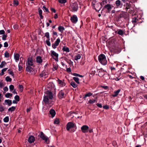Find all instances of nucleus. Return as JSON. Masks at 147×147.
I'll use <instances>...</instances> for the list:
<instances>
[{"mask_svg":"<svg viewBox=\"0 0 147 147\" xmlns=\"http://www.w3.org/2000/svg\"><path fill=\"white\" fill-rule=\"evenodd\" d=\"M98 60L99 62L102 65H105L107 64V61L105 55L103 54H101L98 57Z\"/></svg>","mask_w":147,"mask_h":147,"instance_id":"nucleus-1","label":"nucleus"},{"mask_svg":"<svg viewBox=\"0 0 147 147\" xmlns=\"http://www.w3.org/2000/svg\"><path fill=\"white\" fill-rule=\"evenodd\" d=\"M40 137L47 144H49V143L50 141L49 138L45 136L42 132H41L40 133Z\"/></svg>","mask_w":147,"mask_h":147,"instance_id":"nucleus-2","label":"nucleus"},{"mask_svg":"<svg viewBox=\"0 0 147 147\" xmlns=\"http://www.w3.org/2000/svg\"><path fill=\"white\" fill-rule=\"evenodd\" d=\"M50 54L52 57L56 61H57L58 59V54L54 51H51Z\"/></svg>","mask_w":147,"mask_h":147,"instance_id":"nucleus-3","label":"nucleus"},{"mask_svg":"<svg viewBox=\"0 0 147 147\" xmlns=\"http://www.w3.org/2000/svg\"><path fill=\"white\" fill-rule=\"evenodd\" d=\"M26 70L31 74L34 75L36 73L35 70L30 66H28L26 67Z\"/></svg>","mask_w":147,"mask_h":147,"instance_id":"nucleus-4","label":"nucleus"},{"mask_svg":"<svg viewBox=\"0 0 147 147\" xmlns=\"http://www.w3.org/2000/svg\"><path fill=\"white\" fill-rule=\"evenodd\" d=\"M75 125V124L73 122H69L67 124L66 129L69 131L71 129L74 128Z\"/></svg>","mask_w":147,"mask_h":147,"instance_id":"nucleus-5","label":"nucleus"},{"mask_svg":"<svg viewBox=\"0 0 147 147\" xmlns=\"http://www.w3.org/2000/svg\"><path fill=\"white\" fill-rule=\"evenodd\" d=\"M58 82V85L60 87H62L64 86L66 84L64 80H61L59 79L57 80Z\"/></svg>","mask_w":147,"mask_h":147,"instance_id":"nucleus-6","label":"nucleus"},{"mask_svg":"<svg viewBox=\"0 0 147 147\" xmlns=\"http://www.w3.org/2000/svg\"><path fill=\"white\" fill-rule=\"evenodd\" d=\"M60 42V40L59 38H57L55 41L54 43L52 44V47L54 49H55L59 45Z\"/></svg>","mask_w":147,"mask_h":147,"instance_id":"nucleus-7","label":"nucleus"},{"mask_svg":"<svg viewBox=\"0 0 147 147\" xmlns=\"http://www.w3.org/2000/svg\"><path fill=\"white\" fill-rule=\"evenodd\" d=\"M47 86L49 88L51 89V90L53 91H55L56 90L55 86L53 82H49L47 85Z\"/></svg>","mask_w":147,"mask_h":147,"instance_id":"nucleus-8","label":"nucleus"},{"mask_svg":"<svg viewBox=\"0 0 147 147\" xmlns=\"http://www.w3.org/2000/svg\"><path fill=\"white\" fill-rule=\"evenodd\" d=\"M34 60L33 59L32 57H29L28 58L27 61V63L28 66H32L33 65Z\"/></svg>","mask_w":147,"mask_h":147,"instance_id":"nucleus-9","label":"nucleus"},{"mask_svg":"<svg viewBox=\"0 0 147 147\" xmlns=\"http://www.w3.org/2000/svg\"><path fill=\"white\" fill-rule=\"evenodd\" d=\"M89 127L86 125H84L81 127V129L83 133H86L88 132L89 129Z\"/></svg>","mask_w":147,"mask_h":147,"instance_id":"nucleus-10","label":"nucleus"},{"mask_svg":"<svg viewBox=\"0 0 147 147\" xmlns=\"http://www.w3.org/2000/svg\"><path fill=\"white\" fill-rule=\"evenodd\" d=\"M70 20L73 23H76L78 21V18L76 16L74 15L71 17Z\"/></svg>","mask_w":147,"mask_h":147,"instance_id":"nucleus-11","label":"nucleus"},{"mask_svg":"<svg viewBox=\"0 0 147 147\" xmlns=\"http://www.w3.org/2000/svg\"><path fill=\"white\" fill-rule=\"evenodd\" d=\"M58 96L59 98H63L65 96V93L62 90H61L59 91Z\"/></svg>","mask_w":147,"mask_h":147,"instance_id":"nucleus-12","label":"nucleus"},{"mask_svg":"<svg viewBox=\"0 0 147 147\" xmlns=\"http://www.w3.org/2000/svg\"><path fill=\"white\" fill-rule=\"evenodd\" d=\"M23 66L24 64L22 62L20 61L18 65V70L19 71H21L22 70Z\"/></svg>","mask_w":147,"mask_h":147,"instance_id":"nucleus-13","label":"nucleus"},{"mask_svg":"<svg viewBox=\"0 0 147 147\" xmlns=\"http://www.w3.org/2000/svg\"><path fill=\"white\" fill-rule=\"evenodd\" d=\"M35 140V138L33 136H30L28 139V141L30 143H32Z\"/></svg>","mask_w":147,"mask_h":147,"instance_id":"nucleus-14","label":"nucleus"},{"mask_svg":"<svg viewBox=\"0 0 147 147\" xmlns=\"http://www.w3.org/2000/svg\"><path fill=\"white\" fill-rule=\"evenodd\" d=\"M49 99L48 96L45 95L44 97L43 101L45 103H48L49 102Z\"/></svg>","mask_w":147,"mask_h":147,"instance_id":"nucleus-15","label":"nucleus"},{"mask_svg":"<svg viewBox=\"0 0 147 147\" xmlns=\"http://www.w3.org/2000/svg\"><path fill=\"white\" fill-rule=\"evenodd\" d=\"M36 61L38 63H41L42 61V60L41 57L38 56L36 57Z\"/></svg>","mask_w":147,"mask_h":147,"instance_id":"nucleus-16","label":"nucleus"},{"mask_svg":"<svg viewBox=\"0 0 147 147\" xmlns=\"http://www.w3.org/2000/svg\"><path fill=\"white\" fill-rule=\"evenodd\" d=\"M71 7L72 9L74 11H76L78 9V6L77 5L76 3L73 4L71 6Z\"/></svg>","mask_w":147,"mask_h":147,"instance_id":"nucleus-17","label":"nucleus"},{"mask_svg":"<svg viewBox=\"0 0 147 147\" xmlns=\"http://www.w3.org/2000/svg\"><path fill=\"white\" fill-rule=\"evenodd\" d=\"M50 113L51 115V117H53L55 115L56 112L54 109H51L50 111Z\"/></svg>","mask_w":147,"mask_h":147,"instance_id":"nucleus-18","label":"nucleus"},{"mask_svg":"<svg viewBox=\"0 0 147 147\" xmlns=\"http://www.w3.org/2000/svg\"><path fill=\"white\" fill-rule=\"evenodd\" d=\"M47 96H48L50 99H52L53 97V95L52 92L51 91H48Z\"/></svg>","mask_w":147,"mask_h":147,"instance_id":"nucleus-19","label":"nucleus"},{"mask_svg":"<svg viewBox=\"0 0 147 147\" xmlns=\"http://www.w3.org/2000/svg\"><path fill=\"white\" fill-rule=\"evenodd\" d=\"M5 102L6 105L8 104L9 106L12 104L11 100L9 99L5 100Z\"/></svg>","mask_w":147,"mask_h":147,"instance_id":"nucleus-20","label":"nucleus"},{"mask_svg":"<svg viewBox=\"0 0 147 147\" xmlns=\"http://www.w3.org/2000/svg\"><path fill=\"white\" fill-rule=\"evenodd\" d=\"M20 57V55L18 53H16L14 55V58L16 62L19 61Z\"/></svg>","mask_w":147,"mask_h":147,"instance_id":"nucleus-21","label":"nucleus"},{"mask_svg":"<svg viewBox=\"0 0 147 147\" xmlns=\"http://www.w3.org/2000/svg\"><path fill=\"white\" fill-rule=\"evenodd\" d=\"M120 89H118L117 91H115L114 92V94L112 95V96L113 97L116 96L119 94V93L120 91Z\"/></svg>","mask_w":147,"mask_h":147,"instance_id":"nucleus-22","label":"nucleus"},{"mask_svg":"<svg viewBox=\"0 0 147 147\" xmlns=\"http://www.w3.org/2000/svg\"><path fill=\"white\" fill-rule=\"evenodd\" d=\"M58 29L60 32H63L65 30V28L63 26H59L58 27Z\"/></svg>","mask_w":147,"mask_h":147,"instance_id":"nucleus-23","label":"nucleus"},{"mask_svg":"<svg viewBox=\"0 0 147 147\" xmlns=\"http://www.w3.org/2000/svg\"><path fill=\"white\" fill-rule=\"evenodd\" d=\"M132 22L134 24H136L138 22V19L136 18H133Z\"/></svg>","mask_w":147,"mask_h":147,"instance_id":"nucleus-24","label":"nucleus"},{"mask_svg":"<svg viewBox=\"0 0 147 147\" xmlns=\"http://www.w3.org/2000/svg\"><path fill=\"white\" fill-rule=\"evenodd\" d=\"M92 95V93L90 92H89L88 93H86L84 96V98H86L87 97H90Z\"/></svg>","mask_w":147,"mask_h":147,"instance_id":"nucleus-25","label":"nucleus"},{"mask_svg":"<svg viewBox=\"0 0 147 147\" xmlns=\"http://www.w3.org/2000/svg\"><path fill=\"white\" fill-rule=\"evenodd\" d=\"M62 50L64 51H66L67 52H69V48L66 46H64L62 48Z\"/></svg>","mask_w":147,"mask_h":147,"instance_id":"nucleus-26","label":"nucleus"},{"mask_svg":"<svg viewBox=\"0 0 147 147\" xmlns=\"http://www.w3.org/2000/svg\"><path fill=\"white\" fill-rule=\"evenodd\" d=\"M111 5L109 4H107L104 7V8L107 9L108 10H110L111 9Z\"/></svg>","mask_w":147,"mask_h":147,"instance_id":"nucleus-27","label":"nucleus"},{"mask_svg":"<svg viewBox=\"0 0 147 147\" xmlns=\"http://www.w3.org/2000/svg\"><path fill=\"white\" fill-rule=\"evenodd\" d=\"M70 85L74 88H76L78 86L74 82L72 81L70 83Z\"/></svg>","mask_w":147,"mask_h":147,"instance_id":"nucleus-28","label":"nucleus"},{"mask_svg":"<svg viewBox=\"0 0 147 147\" xmlns=\"http://www.w3.org/2000/svg\"><path fill=\"white\" fill-rule=\"evenodd\" d=\"M42 11L41 9H38V13L40 16V18L41 19H42L43 18V16L42 15Z\"/></svg>","mask_w":147,"mask_h":147,"instance_id":"nucleus-29","label":"nucleus"},{"mask_svg":"<svg viewBox=\"0 0 147 147\" xmlns=\"http://www.w3.org/2000/svg\"><path fill=\"white\" fill-rule=\"evenodd\" d=\"M81 57V55L80 54H78L77 55L75 56L74 59L76 60H77L80 59Z\"/></svg>","mask_w":147,"mask_h":147,"instance_id":"nucleus-30","label":"nucleus"},{"mask_svg":"<svg viewBox=\"0 0 147 147\" xmlns=\"http://www.w3.org/2000/svg\"><path fill=\"white\" fill-rule=\"evenodd\" d=\"M12 96V94L9 93H7L5 95V97L7 98H9L11 97Z\"/></svg>","mask_w":147,"mask_h":147,"instance_id":"nucleus-31","label":"nucleus"},{"mask_svg":"<svg viewBox=\"0 0 147 147\" xmlns=\"http://www.w3.org/2000/svg\"><path fill=\"white\" fill-rule=\"evenodd\" d=\"M16 109V107H12L11 108H9L8 109V111H10L12 112L14 111Z\"/></svg>","mask_w":147,"mask_h":147,"instance_id":"nucleus-32","label":"nucleus"},{"mask_svg":"<svg viewBox=\"0 0 147 147\" xmlns=\"http://www.w3.org/2000/svg\"><path fill=\"white\" fill-rule=\"evenodd\" d=\"M40 76L44 78H45L47 77V74H45L44 72H42Z\"/></svg>","mask_w":147,"mask_h":147,"instance_id":"nucleus-33","label":"nucleus"},{"mask_svg":"<svg viewBox=\"0 0 147 147\" xmlns=\"http://www.w3.org/2000/svg\"><path fill=\"white\" fill-rule=\"evenodd\" d=\"M73 79L78 84H80L79 82V79L78 78L76 77H74L73 78Z\"/></svg>","mask_w":147,"mask_h":147,"instance_id":"nucleus-34","label":"nucleus"},{"mask_svg":"<svg viewBox=\"0 0 147 147\" xmlns=\"http://www.w3.org/2000/svg\"><path fill=\"white\" fill-rule=\"evenodd\" d=\"M118 32L117 34L121 35H122L123 34V31L121 30H118Z\"/></svg>","mask_w":147,"mask_h":147,"instance_id":"nucleus-35","label":"nucleus"},{"mask_svg":"<svg viewBox=\"0 0 147 147\" xmlns=\"http://www.w3.org/2000/svg\"><path fill=\"white\" fill-rule=\"evenodd\" d=\"M5 65H6L5 62L4 61H2L0 65V67L3 68Z\"/></svg>","mask_w":147,"mask_h":147,"instance_id":"nucleus-36","label":"nucleus"},{"mask_svg":"<svg viewBox=\"0 0 147 147\" xmlns=\"http://www.w3.org/2000/svg\"><path fill=\"white\" fill-rule=\"evenodd\" d=\"M66 61L70 65H73V62L69 59H67Z\"/></svg>","mask_w":147,"mask_h":147,"instance_id":"nucleus-37","label":"nucleus"},{"mask_svg":"<svg viewBox=\"0 0 147 147\" xmlns=\"http://www.w3.org/2000/svg\"><path fill=\"white\" fill-rule=\"evenodd\" d=\"M5 80L7 82H10L11 81L12 79L9 76H7L5 78Z\"/></svg>","mask_w":147,"mask_h":147,"instance_id":"nucleus-38","label":"nucleus"},{"mask_svg":"<svg viewBox=\"0 0 147 147\" xmlns=\"http://www.w3.org/2000/svg\"><path fill=\"white\" fill-rule=\"evenodd\" d=\"M121 4V1L119 0H117L115 2V4L117 6H119Z\"/></svg>","mask_w":147,"mask_h":147,"instance_id":"nucleus-39","label":"nucleus"},{"mask_svg":"<svg viewBox=\"0 0 147 147\" xmlns=\"http://www.w3.org/2000/svg\"><path fill=\"white\" fill-rule=\"evenodd\" d=\"M13 5L14 6H17L19 4V2L17 0H14L13 2Z\"/></svg>","mask_w":147,"mask_h":147,"instance_id":"nucleus-40","label":"nucleus"},{"mask_svg":"<svg viewBox=\"0 0 147 147\" xmlns=\"http://www.w3.org/2000/svg\"><path fill=\"white\" fill-rule=\"evenodd\" d=\"M21 92L23 91V87L22 85H19L18 86Z\"/></svg>","mask_w":147,"mask_h":147,"instance_id":"nucleus-41","label":"nucleus"},{"mask_svg":"<svg viewBox=\"0 0 147 147\" xmlns=\"http://www.w3.org/2000/svg\"><path fill=\"white\" fill-rule=\"evenodd\" d=\"M3 121L5 122H7L9 121V118L8 116L5 117L3 119Z\"/></svg>","mask_w":147,"mask_h":147,"instance_id":"nucleus-42","label":"nucleus"},{"mask_svg":"<svg viewBox=\"0 0 147 147\" xmlns=\"http://www.w3.org/2000/svg\"><path fill=\"white\" fill-rule=\"evenodd\" d=\"M46 42L47 45L50 46L51 45L50 42V39H47L46 41Z\"/></svg>","mask_w":147,"mask_h":147,"instance_id":"nucleus-43","label":"nucleus"},{"mask_svg":"<svg viewBox=\"0 0 147 147\" xmlns=\"http://www.w3.org/2000/svg\"><path fill=\"white\" fill-rule=\"evenodd\" d=\"M98 74L100 76L102 77L104 74V73L103 71H99Z\"/></svg>","mask_w":147,"mask_h":147,"instance_id":"nucleus-44","label":"nucleus"},{"mask_svg":"<svg viewBox=\"0 0 147 147\" xmlns=\"http://www.w3.org/2000/svg\"><path fill=\"white\" fill-rule=\"evenodd\" d=\"M96 101V100L95 99L91 100L90 99L88 101V103L92 104L94 103Z\"/></svg>","mask_w":147,"mask_h":147,"instance_id":"nucleus-45","label":"nucleus"},{"mask_svg":"<svg viewBox=\"0 0 147 147\" xmlns=\"http://www.w3.org/2000/svg\"><path fill=\"white\" fill-rule=\"evenodd\" d=\"M45 36L47 38V39H50L49 34V32H46L45 34Z\"/></svg>","mask_w":147,"mask_h":147,"instance_id":"nucleus-46","label":"nucleus"},{"mask_svg":"<svg viewBox=\"0 0 147 147\" xmlns=\"http://www.w3.org/2000/svg\"><path fill=\"white\" fill-rule=\"evenodd\" d=\"M5 57L6 58H8L9 57V54L7 51H6L4 54Z\"/></svg>","mask_w":147,"mask_h":147,"instance_id":"nucleus-47","label":"nucleus"},{"mask_svg":"<svg viewBox=\"0 0 147 147\" xmlns=\"http://www.w3.org/2000/svg\"><path fill=\"white\" fill-rule=\"evenodd\" d=\"M9 88L11 91H12L14 88V86L12 85H11L9 86Z\"/></svg>","mask_w":147,"mask_h":147,"instance_id":"nucleus-48","label":"nucleus"},{"mask_svg":"<svg viewBox=\"0 0 147 147\" xmlns=\"http://www.w3.org/2000/svg\"><path fill=\"white\" fill-rule=\"evenodd\" d=\"M59 120L58 119H56L54 121V123L55 124H58L59 123Z\"/></svg>","mask_w":147,"mask_h":147,"instance_id":"nucleus-49","label":"nucleus"},{"mask_svg":"<svg viewBox=\"0 0 147 147\" xmlns=\"http://www.w3.org/2000/svg\"><path fill=\"white\" fill-rule=\"evenodd\" d=\"M59 2L61 3H65L66 2V0H58Z\"/></svg>","mask_w":147,"mask_h":147,"instance_id":"nucleus-50","label":"nucleus"},{"mask_svg":"<svg viewBox=\"0 0 147 147\" xmlns=\"http://www.w3.org/2000/svg\"><path fill=\"white\" fill-rule=\"evenodd\" d=\"M126 9H128L130 8V4H129V3H127L126 4Z\"/></svg>","mask_w":147,"mask_h":147,"instance_id":"nucleus-51","label":"nucleus"},{"mask_svg":"<svg viewBox=\"0 0 147 147\" xmlns=\"http://www.w3.org/2000/svg\"><path fill=\"white\" fill-rule=\"evenodd\" d=\"M73 75L74 76H79V77H81V78H82L83 77V76L82 75H80V74H76V73H74L73 74Z\"/></svg>","mask_w":147,"mask_h":147,"instance_id":"nucleus-52","label":"nucleus"},{"mask_svg":"<svg viewBox=\"0 0 147 147\" xmlns=\"http://www.w3.org/2000/svg\"><path fill=\"white\" fill-rule=\"evenodd\" d=\"M1 100H0V102H1ZM4 110V108L2 105H0V111L2 112Z\"/></svg>","mask_w":147,"mask_h":147,"instance_id":"nucleus-53","label":"nucleus"},{"mask_svg":"<svg viewBox=\"0 0 147 147\" xmlns=\"http://www.w3.org/2000/svg\"><path fill=\"white\" fill-rule=\"evenodd\" d=\"M4 85L2 81H0V88H2Z\"/></svg>","mask_w":147,"mask_h":147,"instance_id":"nucleus-54","label":"nucleus"},{"mask_svg":"<svg viewBox=\"0 0 147 147\" xmlns=\"http://www.w3.org/2000/svg\"><path fill=\"white\" fill-rule=\"evenodd\" d=\"M15 99L18 101L20 100L19 97L18 95L16 96L15 97Z\"/></svg>","mask_w":147,"mask_h":147,"instance_id":"nucleus-55","label":"nucleus"},{"mask_svg":"<svg viewBox=\"0 0 147 147\" xmlns=\"http://www.w3.org/2000/svg\"><path fill=\"white\" fill-rule=\"evenodd\" d=\"M9 73L12 76H13V74L12 71L9 69L8 70Z\"/></svg>","mask_w":147,"mask_h":147,"instance_id":"nucleus-56","label":"nucleus"},{"mask_svg":"<svg viewBox=\"0 0 147 147\" xmlns=\"http://www.w3.org/2000/svg\"><path fill=\"white\" fill-rule=\"evenodd\" d=\"M7 68H5L3 69H2L1 70V73H2V74H3L4 72L6 71L7 70Z\"/></svg>","mask_w":147,"mask_h":147,"instance_id":"nucleus-57","label":"nucleus"},{"mask_svg":"<svg viewBox=\"0 0 147 147\" xmlns=\"http://www.w3.org/2000/svg\"><path fill=\"white\" fill-rule=\"evenodd\" d=\"M8 46V44L7 42H5L4 44V46L5 47H7Z\"/></svg>","mask_w":147,"mask_h":147,"instance_id":"nucleus-58","label":"nucleus"},{"mask_svg":"<svg viewBox=\"0 0 147 147\" xmlns=\"http://www.w3.org/2000/svg\"><path fill=\"white\" fill-rule=\"evenodd\" d=\"M7 37L6 35H3L2 39L3 40H6V38Z\"/></svg>","mask_w":147,"mask_h":147,"instance_id":"nucleus-59","label":"nucleus"},{"mask_svg":"<svg viewBox=\"0 0 147 147\" xmlns=\"http://www.w3.org/2000/svg\"><path fill=\"white\" fill-rule=\"evenodd\" d=\"M3 90L4 91H5V92H7V91H8V88L6 86V87H4L3 88Z\"/></svg>","mask_w":147,"mask_h":147,"instance_id":"nucleus-60","label":"nucleus"},{"mask_svg":"<svg viewBox=\"0 0 147 147\" xmlns=\"http://www.w3.org/2000/svg\"><path fill=\"white\" fill-rule=\"evenodd\" d=\"M5 31L4 30H0V34H3L5 33Z\"/></svg>","mask_w":147,"mask_h":147,"instance_id":"nucleus-61","label":"nucleus"},{"mask_svg":"<svg viewBox=\"0 0 147 147\" xmlns=\"http://www.w3.org/2000/svg\"><path fill=\"white\" fill-rule=\"evenodd\" d=\"M96 105L98 107H99L100 108L102 107V105L101 104L98 103L96 104Z\"/></svg>","mask_w":147,"mask_h":147,"instance_id":"nucleus-62","label":"nucleus"},{"mask_svg":"<svg viewBox=\"0 0 147 147\" xmlns=\"http://www.w3.org/2000/svg\"><path fill=\"white\" fill-rule=\"evenodd\" d=\"M67 71L68 72H71V69L70 67H69L68 68H67Z\"/></svg>","mask_w":147,"mask_h":147,"instance_id":"nucleus-63","label":"nucleus"},{"mask_svg":"<svg viewBox=\"0 0 147 147\" xmlns=\"http://www.w3.org/2000/svg\"><path fill=\"white\" fill-rule=\"evenodd\" d=\"M43 9L47 12L48 11V9L45 6H43Z\"/></svg>","mask_w":147,"mask_h":147,"instance_id":"nucleus-64","label":"nucleus"}]
</instances>
